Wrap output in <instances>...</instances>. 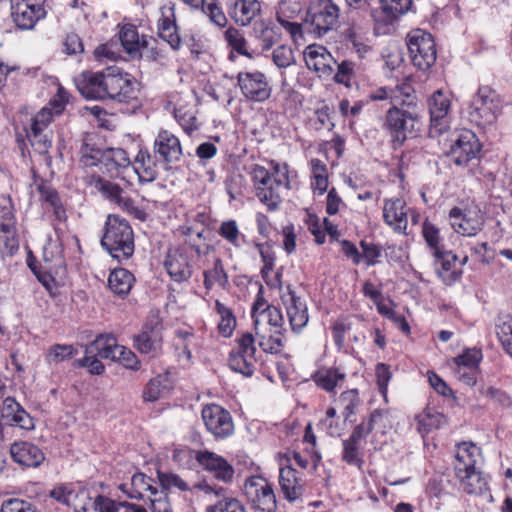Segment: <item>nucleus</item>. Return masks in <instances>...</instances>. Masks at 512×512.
<instances>
[{
  "label": "nucleus",
  "mask_w": 512,
  "mask_h": 512,
  "mask_svg": "<svg viewBox=\"0 0 512 512\" xmlns=\"http://www.w3.org/2000/svg\"><path fill=\"white\" fill-rule=\"evenodd\" d=\"M161 16L158 20V35L166 41L170 47L177 50L181 46V39L177 33L175 7L169 3L160 8Z\"/></svg>",
  "instance_id": "29"
},
{
  "label": "nucleus",
  "mask_w": 512,
  "mask_h": 512,
  "mask_svg": "<svg viewBox=\"0 0 512 512\" xmlns=\"http://www.w3.org/2000/svg\"><path fill=\"white\" fill-rule=\"evenodd\" d=\"M381 1V14L383 15L382 21L385 25H392L400 16L407 13L412 5L413 0H380ZM376 23H380V16L373 14Z\"/></svg>",
  "instance_id": "41"
},
{
  "label": "nucleus",
  "mask_w": 512,
  "mask_h": 512,
  "mask_svg": "<svg viewBox=\"0 0 512 512\" xmlns=\"http://www.w3.org/2000/svg\"><path fill=\"white\" fill-rule=\"evenodd\" d=\"M461 488L468 494L482 495L488 491V478L479 468L456 476Z\"/></svg>",
  "instance_id": "42"
},
{
  "label": "nucleus",
  "mask_w": 512,
  "mask_h": 512,
  "mask_svg": "<svg viewBox=\"0 0 512 512\" xmlns=\"http://www.w3.org/2000/svg\"><path fill=\"white\" fill-rule=\"evenodd\" d=\"M162 327L158 322H147L133 337V347L141 354L150 357L158 355L162 349Z\"/></svg>",
  "instance_id": "21"
},
{
  "label": "nucleus",
  "mask_w": 512,
  "mask_h": 512,
  "mask_svg": "<svg viewBox=\"0 0 512 512\" xmlns=\"http://www.w3.org/2000/svg\"><path fill=\"white\" fill-rule=\"evenodd\" d=\"M237 84L242 95L254 102H264L270 98L272 88L266 75L258 70L241 71L237 75Z\"/></svg>",
  "instance_id": "14"
},
{
  "label": "nucleus",
  "mask_w": 512,
  "mask_h": 512,
  "mask_svg": "<svg viewBox=\"0 0 512 512\" xmlns=\"http://www.w3.org/2000/svg\"><path fill=\"white\" fill-rule=\"evenodd\" d=\"M500 110L501 104L496 92L488 86H483L472 98L469 117L476 125L486 127L496 121Z\"/></svg>",
  "instance_id": "8"
},
{
  "label": "nucleus",
  "mask_w": 512,
  "mask_h": 512,
  "mask_svg": "<svg viewBox=\"0 0 512 512\" xmlns=\"http://www.w3.org/2000/svg\"><path fill=\"white\" fill-rule=\"evenodd\" d=\"M408 208L399 197L386 198L383 203V220L394 232L406 234L408 227Z\"/></svg>",
  "instance_id": "24"
},
{
  "label": "nucleus",
  "mask_w": 512,
  "mask_h": 512,
  "mask_svg": "<svg viewBox=\"0 0 512 512\" xmlns=\"http://www.w3.org/2000/svg\"><path fill=\"white\" fill-rule=\"evenodd\" d=\"M227 283V274L220 259L214 261L212 269L204 272V286L211 289L215 284L225 286Z\"/></svg>",
  "instance_id": "57"
},
{
  "label": "nucleus",
  "mask_w": 512,
  "mask_h": 512,
  "mask_svg": "<svg viewBox=\"0 0 512 512\" xmlns=\"http://www.w3.org/2000/svg\"><path fill=\"white\" fill-rule=\"evenodd\" d=\"M0 512H37L35 507L21 499H9L2 503Z\"/></svg>",
  "instance_id": "64"
},
{
  "label": "nucleus",
  "mask_w": 512,
  "mask_h": 512,
  "mask_svg": "<svg viewBox=\"0 0 512 512\" xmlns=\"http://www.w3.org/2000/svg\"><path fill=\"white\" fill-rule=\"evenodd\" d=\"M134 281L135 278L130 271L124 268H119L114 269L110 273L108 286L113 293L120 297H124L130 292Z\"/></svg>",
  "instance_id": "47"
},
{
  "label": "nucleus",
  "mask_w": 512,
  "mask_h": 512,
  "mask_svg": "<svg viewBox=\"0 0 512 512\" xmlns=\"http://www.w3.org/2000/svg\"><path fill=\"white\" fill-rule=\"evenodd\" d=\"M243 492L252 506L262 512L276 511V497L272 485L260 475L246 478Z\"/></svg>",
  "instance_id": "11"
},
{
  "label": "nucleus",
  "mask_w": 512,
  "mask_h": 512,
  "mask_svg": "<svg viewBox=\"0 0 512 512\" xmlns=\"http://www.w3.org/2000/svg\"><path fill=\"white\" fill-rule=\"evenodd\" d=\"M0 241H3L10 254L18 249L15 237V218L10 203L0 204Z\"/></svg>",
  "instance_id": "37"
},
{
  "label": "nucleus",
  "mask_w": 512,
  "mask_h": 512,
  "mask_svg": "<svg viewBox=\"0 0 512 512\" xmlns=\"http://www.w3.org/2000/svg\"><path fill=\"white\" fill-rule=\"evenodd\" d=\"M120 348L121 345L117 344L116 338L113 335H99L87 346L86 353H95L100 358L114 360Z\"/></svg>",
  "instance_id": "43"
},
{
  "label": "nucleus",
  "mask_w": 512,
  "mask_h": 512,
  "mask_svg": "<svg viewBox=\"0 0 512 512\" xmlns=\"http://www.w3.org/2000/svg\"><path fill=\"white\" fill-rule=\"evenodd\" d=\"M164 267L171 279L175 282H184L192 275L188 255L182 249H170L167 253Z\"/></svg>",
  "instance_id": "31"
},
{
  "label": "nucleus",
  "mask_w": 512,
  "mask_h": 512,
  "mask_svg": "<svg viewBox=\"0 0 512 512\" xmlns=\"http://www.w3.org/2000/svg\"><path fill=\"white\" fill-rule=\"evenodd\" d=\"M74 354V348L72 345L67 344H56L50 347L47 354L48 363H59Z\"/></svg>",
  "instance_id": "62"
},
{
  "label": "nucleus",
  "mask_w": 512,
  "mask_h": 512,
  "mask_svg": "<svg viewBox=\"0 0 512 512\" xmlns=\"http://www.w3.org/2000/svg\"><path fill=\"white\" fill-rule=\"evenodd\" d=\"M193 334L187 330L178 329L175 331L174 346L180 361L189 363L192 358L190 349Z\"/></svg>",
  "instance_id": "52"
},
{
  "label": "nucleus",
  "mask_w": 512,
  "mask_h": 512,
  "mask_svg": "<svg viewBox=\"0 0 512 512\" xmlns=\"http://www.w3.org/2000/svg\"><path fill=\"white\" fill-rule=\"evenodd\" d=\"M304 61L309 70L322 75H329L333 71V57L327 49L321 45H309L304 51Z\"/></svg>",
  "instance_id": "32"
},
{
  "label": "nucleus",
  "mask_w": 512,
  "mask_h": 512,
  "mask_svg": "<svg viewBox=\"0 0 512 512\" xmlns=\"http://www.w3.org/2000/svg\"><path fill=\"white\" fill-rule=\"evenodd\" d=\"M319 427L330 436H339L342 428L336 419V410L329 408L326 411L325 417L319 422Z\"/></svg>",
  "instance_id": "63"
},
{
  "label": "nucleus",
  "mask_w": 512,
  "mask_h": 512,
  "mask_svg": "<svg viewBox=\"0 0 512 512\" xmlns=\"http://www.w3.org/2000/svg\"><path fill=\"white\" fill-rule=\"evenodd\" d=\"M416 429L418 433L424 438L434 430L440 429L446 425V417L439 411L433 408H426L414 417Z\"/></svg>",
  "instance_id": "39"
},
{
  "label": "nucleus",
  "mask_w": 512,
  "mask_h": 512,
  "mask_svg": "<svg viewBox=\"0 0 512 512\" xmlns=\"http://www.w3.org/2000/svg\"><path fill=\"white\" fill-rule=\"evenodd\" d=\"M480 150L476 135L470 130H462L452 136L448 156L455 164L463 166L475 159Z\"/></svg>",
  "instance_id": "15"
},
{
  "label": "nucleus",
  "mask_w": 512,
  "mask_h": 512,
  "mask_svg": "<svg viewBox=\"0 0 512 512\" xmlns=\"http://www.w3.org/2000/svg\"><path fill=\"white\" fill-rule=\"evenodd\" d=\"M342 38L360 58H364L371 50L369 29L366 26L352 23L342 32Z\"/></svg>",
  "instance_id": "33"
},
{
  "label": "nucleus",
  "mask_w": 512,
  "mask_h": 512,
  "mask_svg": "<svg viewBox=\"0 0 512 512\" xmlns=\"http://www.w3.org/2000/svg\"><path fill=\"white\" fill-rule=\"evenodd\" d=\"M157 474L159 483L162 487L161 491L166 492L170 489H177L179 491L185 492L191 489L190 485L175 473L158 471Z\"/></svg>",
  "instance_id": "56"
},
{
  "label": "nucleus",
  "mask_w": 512,
  "mask_h": 512,
  "mask_svg": "<svg viewBox=\"0 0 512 512\" xmlns=\"http://www.w3.org/2000/svg\"><path fill=\"white\" fill-rule=\"evenodd\" d=\"M422 236L433 255H441L444 246L439 228L433 223L425 221L422 225Z\"/></svg>",
  "instance_id": "51"
},
{
  "label": "nucleus",
  "mask_w": 512,
  "mask_h": 512,
  "mask_svg": "<svg viewBox=\"0 0 512 512\" xmlns=\"http://www.w3.org/2000/svg\"><path fill=\"white\" fill-rule=\"evenodd\" d=\"M0 414L2 419L11 426L26 431L35 429L34 418L12 397H6L3 400Z\"/></svg>",
  "instance_id": "27"
},
{
  "label": "nucleus",
  "mask_w": 512,
  "mask_h": 512,
  "mask_svg": "<svg viewBox=\"0 0 512 512\" xmlns=\"http://www.w3.org/2000/svg\"><path fill=\"white\" fill-rule=\"evenodd\" d=\"M449 222L456 233L473 237L483 229L484 217L479 209L462 210L454 207L449 212Z\"/></svg>",
  "instance_id": "17"
},
{
  "label": "nucleus",
  "mask_w": 512,
  "mask_h": 512,
  "mask_svg": "<svg viewBox=\"0 0 512 512\" xmlns=\"http://www.w3.org/2000/svg\"><path fill=\"white\" fill-rule=\"evenodd\" d=\"M359 402L358 392L355 389L345 391L341 394L339 403L343 408L342 414L345 420L350 421V417L355 414Z\"/></svg>",
  "instance_id": "59"
},
{
  "label": "nucleus",
  "mask_w": 512,
  "mask_h": 512,
  "mask_svg": "<svg viewBox=\"0 0 512 512\" xmlns=\"http://www.w3.org/2000/svg\"><path fill=\"white\" fill-rule=\"evenodd\" d=\"M229 16L240 26H247L260 13L261 6L257 0H228Z\"/></svg>",
  "instance_id": "34"
},
{
  "label": "nucleus",
  "mask_w": 512,
  "mask_h": 512,
  "mask_svg": "<svg viewBox=\"0 0 512 512\" xmlns=\"http://www.w3.org/2000/svg\"><path fill=\"white\" fill-rule=\"evenodd\" d=\"M310 167L312 175L311 186L314 191H318L322 195L328 188L327 167L319 159H311Z\"/></svg>",
  "instance_id": "49"
},
{
  "label": "nucleus",
  "mask_w": 512,
  "mask_h": 512,
  "mask_svg": "<svg viewBox=\"0 0 512 512\" xmlns=\"http://www.w3.org/2000/svg\"><path fill=\"white\" fill-rule=\"evenodd\" d=\"M292 331L300 332L308 323L309 315L306 301L287 287V291L281 295Z\"/></svg>",
  "instance_id": "22"
},
{
  "label": "nucleus",
  "mask_w": 512,
  "mask_h": 512,
  "mask_svg": "<svg viewBox=\"0 0 512 512\" xmlns=\"http://www.w3.org/2000/svg\"><path fill=\"white\" fill-rule=\"evenodd\" d=\"M436 259V271L442 281L451 285L461 278L462 270L458 267V256L452 251L443 250L441 255H433Z\"/></svg>",
  "instance_id": "36"
},
{
  "label": "nucleus",
  "mask_w": 512,
  "mask_h": 512,
  "mask_svg": "<svg viewBox=\"0 0 512 512\" xmlns=\"http://www.w3.org/2000/svg\"><path fill=\"white\" fill-rule=\"evenodd\" d=\"M195 458L217 480L224 483H229L233 480L234 468L222 456L205 450L196 452Z\"/></svg>",
  "instance_id": "25"
},
{
  "label": "nucleus",
  "mask_w": 512,
  "mask_h": 512,
  "mask_svg": "<svg viewBox=\"0 0 512 512\" xmlns=\"http://www.w3.org/2000/svg\"><path fill=\"white\" fill-rule=\"evenodd\" d=\"M158 160L146 150H140L132 164L133 171L141 182H152L158 175Z\"/></svg>",
  "instance_id": "40"
},
{
  "label": "nucleus",
  "mask_w": 512,
  "mask_h": 512,
  "mask_svg": "<svg viewBox=\"0 0 512 512\" xmlns=\"http://www.w3.org/2000/svg\"><path fill=\"white\" fill-rule=\"evenodd\" d=\"M313 379L318 387L326 392L333 393L345 380V373L338 368H323L318 370Z\"/></svg>",
  "instance_id": "46"
},
{
  "label": "nucleus",
  "mask_w": 512,
  "mask_h": 512,
  "mask_svg": "<svg viewBox=\"0 0 512 512\" xmlns=\"http://www.w3.org/2000/svg\"><path fill=\"white\" fill-rule=\"evenodd\" d=\"M101 244L118 261L130 258L134 252V235L127 220L109 215Z\"/></svg>",
  "instance_id": "6"
},
{
  "label": "nucleus",
  "mask_w": 512,
  "mask_h": 512,
  "mask_svg": "<svg viewBox=\"0 0 512 512\" xmlns=\"http://www.w3.org/2000/svg\"><path fill=\"white\" fill-rule=\"evenodd\" d=\"M10 455L13 461L27 468H37L45 460L44 452L28 441H16L11 444Z\"/></svg>",
  "instance_id": "28"
},
{
  "label": "nucleus",
  "mask_w": 512,
  "mask_h": 512,
  "mask_svg": "<svg viewBox=\"0 0 512 512\" xmlns=\"http://www.w3.org/2000/svg\"><path fill=\"white\" fill-rule=\"evenodd\" d=\"M256 39L261 43L263 51L270 50L280 40L281 33L278 28L266 20L256 21L253 25Z\"/></svg>",
  "instance_id": "44"
},
{
  "label": "nucleus",
  "mask_w": 512,
  "mask_h": 512,
  "mask_svg": "<svg viewBox=\"0 0 512 512\" xmlns=\"http://www.w3.org/2000/svg\"><path fill=\"white\" fill-rule=\"evenodd\" d=\"M368 423L372 431L385 433L392 427V423L387 411L375 410L371 413Z\"/></svg>",
  "instance_id": "61"
},
{
  "label": "nucleus",
  "mask_w": 512,
  "mask_h": 512,
  "mask_svg": "<svg viewBox=\"0 0 512 512\" xmlns=\"http://www.w3.org/2000/svg\"><path fill=\"white\" fill-rule=\"evenodd\" d=\"M218 233L235 248H241L245 243V236L240 232L235 220L223 221Z\"/></svg>",
  "instance_id": "53"
},
{
  "label": "nucleus",
  "mask_w": 512,
  "mask_h": 512,
  "mask_svg": "<svg viewBox=\"0 0 512 512\" xmlns=\"http://www.w3.org/2000/svg\"><path fill=\"white\" fill-rule=\"evenodd\" d=\"M201 6L203 13L212 24L219 28H224L227 25V17L217 0H202Z\"/></svg>",
  "instance_id": "54"
},
{
  "label": "nucleus",
  "mask_w": 512,
  "mask_h": 512,
  "mask_svg": "<svg viewBox=\"0 0 512 512\" xmlns=\"http://www.w3.org/2000/svg\"><path fill=\"white\" fill-rule=\"evenodd\" d=\"M237 347L230 352L229 367L245 377L253 375L259 353L256 347V339L252 333H243L237 339Z\"/></svg>",
  "instance_id": "9"
},
{
  "label": "nucleus",
  "mask_w": 512,
  "mask_h": 512,
  "mask_svg": "<svg viewBox=\"0 0 512 512\" xmlns=\"http://www.w3.org/2000/svg\"><path fill=\"white\" fill-rule=\"evenodd\" d=\"M339 16L340 9L332 0H314L307 9L303 30L321 38L337 27Z\"/></svg>",
  "instance_id": "7"
},
{
  "label": "nucleus",
  "mask_w": 512,
  "mask_h": 512,
  "mask_svg": "<svg viewBox=\"0 0 512 512\" xmlns=\"http://www.w3.org/2000/svg\"><path fill=\"white\" fill-rule=\"evenodd\" d=\"M407 46L412 63L420 70L429 69L436 61L433 36L422 30H413L407 36Z\"/></svg>",
  "instance_id": "10"
},
{
  "label": "nucleus",
  "mask_w": 512,
  "mask_h": 512,
  "mask_svg": "<svg viewBox=\"0 0 512 512\" xmlns=\"http://www.w3.org/2000/svg\"><path fill=\"white\" fill-rule=\"evenodd\" d=\"M252 318L258 346L265 353H279L284 346L286 332L281 310L258 300L252 307Z\"/></svg>",
  "instance_id": "3"
},
{
  "label": "nucleus",
  "mask_w": 512,
  "mask_h": 512,
  "mask_svg": "<svg viewBox=\"0 0 512 512\" xmlns=\"http://www.w3.org/2000/svg\"><path fill=\"white\" fill-rule=\"evenodd\" d=\"M153 152L158 162L165 166L178 162L183 154L179 138L166 129H161L156 135Z\"/></svg>",
  "instance_id": "19"
},
{
  "label": "nucleus",
  "mask_w": 512,
  "mask_h": 512,
  "mask_svg": "<svg viewBox=\"0 0 512 512\" xmlns=\"http://www.w3.org/2000/svg\"><path fill=\"white\" fill-rule=\"evenodd\" d=\"M96 187L105 198L132 214L135 218L142 221L146 219V213L142 209L136 207L133 201L117 184L101 179L97 181Z\"/></svg>",
  "instance_id": "26"
},
{
  "label": "nucleus",
  "mask_w": 512,
  "mask_h": 512,
  "mask_svg": "<svg viewBox=\"0 0 512 512\" xmlns=\"http://www.w3.org/2000/svg\"><path fill=\"white\" fill-rule=\"evenodd\" d=\"M53 112L50 107H43L31 119L30 129L27 137L36 152L47 154L52 146Z\"/></svg>",
  "instance_id": "12"
},
{
  "label": "nucleus",
  "mask_w": 512,
  "mask_h": 512,
  "mask_svg": "<svg viewBox=\"0 0 512 512\" xmlns=\"http://www.w3.org/2000/svg\"><path fill=\"white\" fill-rule=\"evenodd\" d=\"M303 480L290 465L279 470V486L286 500L294 502L303 494Z\"/></svg>",
  "instance_id": "35"
},
{
  "label": "nucleus",
  "mask_w": 512,
  "mask_h": 512,
  "mask_svg": "<svg viewBox=\"0 0 512 512\" xmlns=\"http://www.w3.org/2000/svg\"><path fill=\"white\" fill-rule=\"evenodd\" d=\"M49 496L73 512H119L125 501L117 502L107 496L92 497L90 491L76 484H63L53 488Z\"/></svg>",
  "instance_id": "5"
},
{
  "label": "nucleus",
  "mask_w": 512,
  "mask_h": 512,
  "mask_svg": "<svg viewBox=\"0 0 512 512\" xmlns=\"http://www.w3.org/2000/svg\"><path fill=\"white\" fill-rule=\"evenodd\" d=\"M75 82L81 95L90 100L129 102L137 98L139 91L137 80L117 66L96 72L84 71Z\"/></svg>",
  "instance_id": "2"
},
{
  "label": "nucleus",
  "mask_w": 512,
  "mask_h": 512,
  "mask_svg": "<svg viewBox=\"0 0 512 512\" xmlns=\"http://www.w3.org/2000/svg\"><path fill=\"white\" fill-rule=\"evenodd\" d=\"M342 445V459L349 465L357 466L360 468L363 463V460L359 454L361 444H357L349 439H346L343 441Z\"/></svg>",
  "instance_id": "60"
},
{
  "label": "nucleus",
  "mask_w": 512,
  "mask_h": 512,
  "mask_svg": "<svg viewBox=\"0 0 512 512\" xmlns=\"http://www.w3.org/2000/svg\"><path fill=\"white\" fill-rule=\"evenodd\" d=\"M271 60L281 70L294 65L296 62L292 47L286 44L279 45L272 51Z\"/></svg>",
  "instance_id": "55"
},
{
  "label": "nucleus",
  "mask_w": 512,
  "mask_h": 512,
  "mask_svg": "<svg viewBox=\"0 0 512 512\" xmlns=\"http://www.w3.org/2000/svg\"><path fill=\"white\" fill-rule=\"evenodd\" d=\"M153 483V479L147 477L145 474L135 473L129 485L121 484L119 488L130 498L144 499L146 492H149V496L158 495V490Z\"/></svg>",
  "instance_id": "38"
},
{
  "label": "nucleus",
  "mask_w": 512,
  "mask_h": 512,
  "mask_svg": "<svg viewBox=\"0 0 512 512\" xmlns=\"http://www.w3.org/2000/svg\"><path fill=\"white\" fill-rule=\"evenodd\" d=\"M482 359L483 353L480 348H466L461 354L453 359V368L479 369Z\"/></svg>",
  "instance_id": "48"
},
{
  "label": "nucleus",
  "mask_w": 512,
  "mask_h": 512,
  "mask_svg": "<svg viewBox=\"0 0 512 512\" xmlns=\"http://www.w3.org/2000/svg\"><path fill=\"white\" fill-rule=\"evenodd\" d=\"M215 309L220 317L218 330L224 337H230L236 327V318L230 308L225 306L219 300L215 302Z\"/></svg>",
  "instance_id": "50"
},
{
  "label": "nucleus",
  "mask_w": 512,
  "mask_h": 512,
  "mask_svg": "<svg viewBox=\"0 0 512 512\" xmlns=\"http://www.w3.org/2000/svg\"><path fill=\"white\" fill-rule=\"evenodd\" d=\"M370 98L374 101L388 100L391 105L383 127L391 138L393 148L401 147L407 139L417 135L422 109L411 83L406 81L395 87H380L370 94Z\"/></svg>",
  "instance_id": "1"
},
{
  "label": "nucleus",
  "mask_w": 512,
  "mask_h": 512,
  "mask_svg": "<svg viewBox=\"0 0 512 512\" xmlns=\"http://www.w3.org/2000/svg\"><path fill=\"white\" fill-rule=\"evenodd\" d=\"M194 488L206 495L213 494L218 498L214 504L206 507V512H247L243 502L229 494L227 489L222 486L204 480L195 484Z\"/></svg>",
  "instance_id": "16"
},
{
  "label": "nucleus",
  "mask_w": 512,
  "mask_h": 512,
  "mask_svg": "<svg viewBox=\"0 0 512 512\" xmlns=\"http://www.w3.org/2000/svg\"><path fill=\"white\" fill-rule=\"evenodd\" d=\"M305 2L300 0H280L277 8V20L291 35L294 41L302 37L303 24L296 21L304 8Z\"/></svg>",
  "instance_id": "20"
},
{
  "label": "nucleus",
  "mask_w": 512,
  "mask_h": 512,
  "mask_svg": "<svg viewBox=\"0 0 512 512\" xmlns=\"http://www.w3.org/2000/svg\"><path fill=\"white\" fill-rule=\"evenodd\" d=\"M451 108L450 96L437 90L429 100L431 132L443 133L449 127Z\"/></svg>",
  "instance_id": "23"
},
{
  "label": "nucleus",
  "mask_w": 512,
  "mask_h": 512,
  "mask_svg": "<svg viewBox=\"0 0 512 512\" xmlns=\"http://www.w3.org/2000/svg\"><path fill=\"white\" fill-rule=\"evenodd\" d=\"M120 41L125 51L132 56L141 57V49L146 46V40L140 39L137 28L132 24L124 25L120 30Z\"/></svg>",
  "instance_id": "45"
},
{
  "label": "nucleus",
  "mask_w": 512,
  "mask_h": 512,
  "mask_svg": "<svg viewBox=\"0 0 512 512\" xmlns=\"http://www.w3.org/2000/svg\"><path fill=\"white\" fill-rule=\"evenodd\" d=\"M46 0H11V16L16 26L31 30L46 17Z\"/></svg>",
  "instance_id": "13"
},
{
  "label": "nucleus",
  "mask_w": 512,
  "mask_h": 512,
  "mask_svg": "<svg viewBox=\"0 0 512 512\" xmlns=\"http://www.w3.org/2000/svg\"><path fill=\"white\" fill-rule=\"evenodd\" d=\"M271 164L272 173L265 167L255 164L251 167L250 175L259 201L269 211H276L282 202V191L290 189V178L286 164Z\"/></svg>",
  "instance_id": "4"
},
{
  "label": "nucleus",
  "mask_w": 512,
  "mask_h": 512,
  "mask_svg": "<svg viewBox=\"0 0 512 512\" xmlns=\"http://www.w3.org/2000/svg\"><path fill=\"white\" fill-rule=\"evenodd\" d=\"M481 461V450L472 442H462L457 444L454 457L455 475L477 469Z\"/></svg>",
  "instance_id": "30"
},
{
  "label": "nucleus",
  "mask_w": 512,
  "mask_h": 512,
  "mask_svg": "<svg viewBox=\"0 0 512 512\" xmlns=\"http://www.w3.org/2000/svg\"><path fill=\"white\" fill-rule=\"evenodd\" d=\"M202 419L207 430L216 438H225L234 431L230 413L217 404H209L202 409Z\"/></svg>",
  "instance_id": "18"
},
{
  "label": "nucleus",
  "mask_w": 512,
  "mask_h": 512,
  "mask_svg": "<svg viewBox=\"0 0 512 512\" xmlns=\"http://www.w3.org/2000/svg\"><path fill=\"white\" fill-rule=\"evenodd\" d=\"M224 37L228 45L235 50L237 53L245 56H249L248 51L246 50V40L243 36V33L234 27H229L225 33Z\"/></svg>",
  "instance_id": "58"
}]
</instances>
